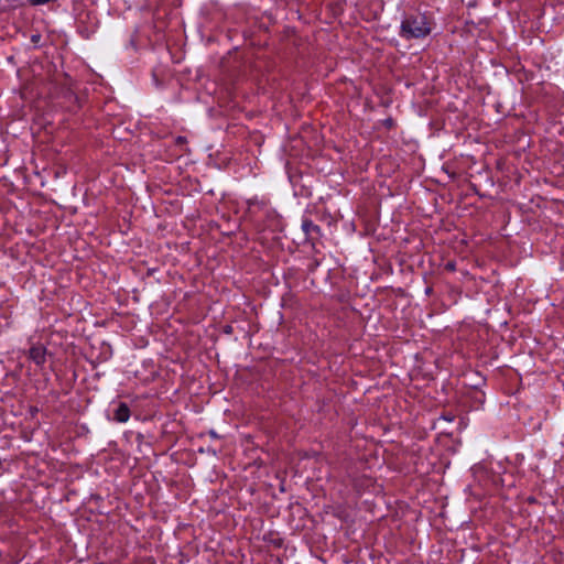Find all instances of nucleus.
I'll return each mask as SVG.
<instances>
[{
	"label": "nucleus",
	"instance_id": "obj_4",
	"mask_svg": "<svg viewBox=\"0 0 564 564\" xmlns=\"http://www.w3.org/2000/svg\"><path fill=\"white\" fill-rule=\"evenodd\" d=\"M305 227H314L312 224L305 225Z\"/></svg>",
	"mask_w": 564,
	"mask_h": 564
},
{
	"label": "nucleus",
	"instance_id": "obj_3",
	"mask_svg": "<svg viewBox=\"0 0 564 564\" xmlns=\"http://www.w3.org/2000/svg\"><path fill=\"white\" fill-rule=\"evenodd\" d=\"M130 417L129 408L124 403H120L115 412V420L118 422H127Z\"/></svg>",
	"mask_w": 564,
	"mask_h": 564
},
{
	"label": "nucleus",
	"instance_id": "obj_1",
	"mask_svg": "<svg viewBox=\"0 0 564 564\" xmlns=\"http://www.w3.org/2000/svg\"><path fill=\"white\" fill-rule=\"evenodd\" d=\"M431 32V24L423 14L406 17L401 24V35L405 39L424 37Z\"/></svg>",
	"mask_w": 564,
	"mask_h": 564
},
{
	"label": "nucleus",
	"instance_id": "obj_2",
	"mask_svg": "<svg viewBox=\"0 0 564 564\" xmlns=\"http://www.w3.org/2000/svg\"><path fill=\"white\" fill-rule=\"evenodd\" d=\"M45 354L46 350L43 346H33L29 351L30 358L39 366L44 364Z\"/></svg>",
	"mask_w": 564,
	"mask_h": 564
}]
</instances>
